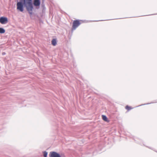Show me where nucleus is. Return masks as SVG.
Listing matches in <instances>:
<instances>
[{"mask_svg":"<svg viewBox=\"0 0 157 157\" xmlns=\"http://www.w3.org/2000/svg\"><path fill=\"white\" fill-rule=\"evenodd\" d=\"M32 0H20L17 3V9L21 12L24 10V6L26 9L27 11L30 14H32L33 6L32 2Z\"/></svg>","mask_w":157,"mask_h":157,"instance_id":"obj_1","label":"nucleus"},{"mask_svg":"<svg viewBox=\"0 0 157 157\" xmlns=\"http://www.w3.org/2000/svg\"><path fill=\"white\" fill-rule=\"evenodd\" d=\"M80 24L78 20L74 21L73 23L72 29L75 30Z\"/></svg>","mask_w":157,"mask_h":157,"instance_id":"obj_2","label":"nucleus"},{"mask_svg":"<svg viewBox=\"0 0 157 157\" xmlns=\"http://www.w3.org/2000/svg\"><path fill=\"white\" fill-rule=\"evenodd\" d=\"M49 156V157H60V154L56 152L52 151L50 152Z\"/></svg>","mask_w":157,"mask_h":157,"instance_id":"obj_3","label":"nucleus"},{"mask_svg":"<svg viewBox=\"0 0 157 157\" xmlns=\"http://www.w3.org/2000/svg\"><path fill=\"white\" fill-rule=\"evenodd\" d=\"M8 20L6 17H2L0 18V22L3 24L7 22Z\"/></svg>","mask_w":157,"mask_h":157,"instance_id":"obj_4","label":"nucleus"},{"mask_svg":"<svg viewBox=\"0 0 157 157\" xmlns=\"http://www.w3.org/2000/svg\"><path fill=\"white\" fill-rule=\"evenodd\" d=\"M40 0H34L33 5L37 7L40 6Z\"/></svg>","mask_w":157,"mask_h":157,"instance_id":"obj_5","label":"nucleus"},{"mask_svg":"<svg viewBox=\"0 0 157 157\" xmlns=\"http://www.w3.org/2000/svg\"><path fill=\"white\" fill-rule=\"evenodd\" d=\"M56 39H53L52 41V44L54 45L55 46L56 44Z\"/></svg>","mask_w":157,"mask_h":157,"instance_id":"obj_6","label":"nucleus"},{"mask_svg":"<svg viewBox=\"0 0 157 157\" xmlns=\"http://www.w3.org/2000/svg\"><path fill=\"white\" fill-rule=\"evenodd\" d=\"M102 118L103 120L105 121H107V117L104 115H102Z\"/></svg>","mask_w":157,"mask_h":157,"instance_id":"obj_7","label":"nucleus"},{"mask_svg":"<svg viewBox=\"0 0 157 157\" xmlns=\"http://www.w3.org/2000/svg\"><path fill=\"white\" fill-rule=\"evenodd\" d=\"M5 32V30L2 28H0V33H3Z\"/></svg>","mask_w":157,"mask_h":157,"instance_id":"obj_8","label":"nucleus"},{"mask_svg":"<svg viewBox=\"0 0 157 157\" xmlns=\"http://www.w3.org/2000/svg\"><path fill=\"white\" fill-rule=\"evenodd\" d=\"M125 108L127 109L128 110H129L132 109V108H131V107L129 106L128 105H127L126 106Z\"/></svg>","mask_w":157,"mask_h":157,"instance_id":"obj_9","label":"nucleus"},{"mask_svg":"<svg viewBox=\"0 0 157 157\" xmlns=\"http://www.w3.org/2000/svg\"><path fill=\"white\" fill-rule=\"evenodd\" d=\"M48 153L46 151H44V157H47V155Z\"/></svg>","mask_w":157,"mask_h":157,"instance_id":"obj_10","label":"nucleus"},{"mask_svg":"<svg viewBox=\"0 0 157 157\" xmlns=\"http://www.w3.org/2000/svg\"><path fill=\"white\" fill-rule=\"evenodd\" d=\"M60 157H65V156L62 154H60Z\"/></svg>","mask_w":157,"mask_h":157,"instance_id":"obj_11","label":"nucleus"},{"mask_svg":"<svg viewBox=\"0 0 157 157\" xmlns=\"http://www.w3.org/2000/svg\"><path fill=\"white\" fill-rule=\"evenodd\" d=\"M6 54L4 52H3L2 53V55H4Z\"/></svg>","mask_w":157,"mask_h":157,"instance_id":"obj_12","label":"nucleus"}]
</instances>
